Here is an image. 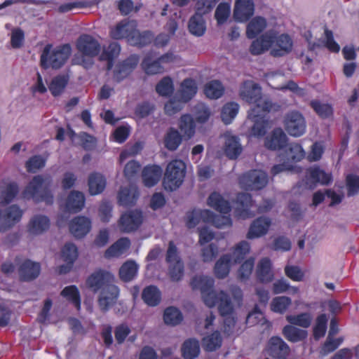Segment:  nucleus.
<instances>
[{"instance_id":"f257e3e1","label":"nucleus","mask_w":359,"mask_h":359,"mask_svg":"<svg viewBox=\"0 0 359 359\" xmlns=\"http://www.w3.org/2000/svg\"><path fill=\"white\" fill-rule=\"evenodd\" d=\"M114 276L109 271L97 269L86 279V286L93 292H100L98 305L102 311L106 312L116 302L119 289L114 285Z\"/></svg>"},{"instance_id":"f03ea898","label":"nucleus","mask_w":359,"mask_h":359,"mask_svg":"<svg viewBox=\"0 0 359 359\" xmlns=\"http://www.w3.org/2000/svg\"><path fill=\"white\" fill-rule=\"evenodd\" d=\"M193 290H199L205 304L212 308L218 306L219 314L225 317L233 312V306L229 295L223 290L216 292L214 290L215 280L206 276H195L190 282Z\"/></svg>"},{"instance_id":"7ed1b4c3","label":"nucleus","mask_w":359,"mask_h":359,"mask_svg":"<svg viewBox=\"0 0 359 359\" xmlns=\"http://www.w3.org/2000/svg\"><path fill=\"white\" fill-rule=\"evenodd\" d=\"M292 48L293 41L289 34L271 30L252 42L250 52L253 55H259L270 49L271 55L278 57L289 54Z\"/></svg>"},{"instance_id":"20e7f679","label":"nucleus","mask_w":359,"mask_h":359,"mask_svg":"<svg viewBox=\"0 0 359 359\" xmlns=\"http://www.w3.org/2000/svg\"><path fill=\"white\" fill-rule=\"evenodd\" d=\"M52 185L50 176L35 175L25 187L22 196L27 199L32 198L36 203L44 202L48 205H52L54 202Z\"/></svg>"},{"instance_id":"39448f33","label":"nucleus","mask_w":359,"mask_h":359,"mask_svg":"<svg viewBox=\"0 0 359 359\" xmlns=\"http://www.w3.org/2000/svg\"><path fill=\"white\" fill-rule=\"evenodd\" d=\"M239 96L243 101L255 104L249 111L251 116H256L255 112L259 109L270 111L273 106L270 100H262V88L258 83L251 80L244 81L241 83Z\"/></svg>"},{"instance_id":"423d86ee","label":"nucleus","mask_w":359,"mask_h":359,"mask_svg":"<svg viewBox=\"0 0 359 359\" xmlns=\"http://www.w3.org/2000/svg\"><path fill=\"white\" fill-rule=\"evenodd\" d=\"M72 53V48L69 43L57 46L55 48L48 43L45 46L40 57V64L42 68L60 69L67 62Z\"/></svg>"},{"instance_id":"0eeeda50","label":"nucleus","mask_w":359,"mask_h":359,"mask_svg":"<svg viewBox=\"0 0 359 359\" xmlns=\"http://www.w3.org/2000/svg\"><path fill=\"white\" fill-rule=\"evenodd\" d=\"M186 174V165L182 160H172L167 165L163 184L165 190L174 191L184 182Z\"/></svg>"},{"instance_id":"6e6552de","label":"nucleus","mask_w":359,"mask_h":359,"mask_svg":"<svg viewBox=\"0 0 359 359\" xmlns=\"http://www.w3.org/2000/svg\"><path fill=\"white\" fill-rule=\"evenodd\" d=\"M18 278L21 282H31L36 279L41 273V264L29 259H15Z\"/></svg>"},{"instance_id":"1a4fd4ad","label":"nucleus","mask_w":359,"mask_h":359,"mask_svg":"<svg viewBox=\"0 0 359 359\" xmlns=\"http://www.w3.org/2000/svg\"><path fill=\"white\" fill-rule=\"evenodd\" d=\"M284 127L287 133L293 137H300L306 131V124L303 115L295 110L287 113L284 118Z\"/></svg>"},{"instance_id":"9d476101","label":"nucleus","mask_w":359,"mask_h":359,"mask_svg":"<svg viewBox=\"0 0 359 359\" xmlns=\"http://www.w3.org/2000/svg\"><path fill=\"white\" fill-rule=\"evenodd\" d=\"M140 62L137 54H131L125 60L118 62L113 70V79L119 83L129 76L135 69Z\"/></svg>"},{"instance_id":"9b49d317","label":"nucleus","mask_w":359,"mask_h":359,"mask_svg":"<svg viewBox=\"0 0 359 359\" xmlns=\"http://www.w3.org/2000/svg\"><path fill=\"white\" fill-rule=\"evenodd\" d=\"M143 222V215L141 210H129L121 215L118 224L120 231L123 233H131L137 231Z\"/></svg>"},{"instance_id":"f8f14e48","label":"nucleus","mask_w":359,"mask_h":359,"mask_svg":"<svg viewBox=\"0 0 359 359\" xmlns=\"http://www.w3.org/2000/svg\"><path fill=\"white\" fill-rule=\"evenodd\" d=\"M268 182V175L259 170H250L241 177V183L250 190L262 189L267 185Z\"/></svg>"},{"instance_id":"ddd939ff","label":"nucleus","mask_w":359,"mask_h":359,"mask_svg":"<svg viewBox=\"0 0 359 359\" xmlns=\"http://www.w3.org/2000/svg\"><path fill=\"white\" fill-rule=\"evenodd\" d=\"M174 55L172 53H165L156 60H152L151 55H146L142 62V68L149 75H154L163 72L164 68L162 63H168L172 61Z\"/></svg>"},{"instance_id":"4468645a","label":"nucleus","mask_w":359,"mask_h":359,"mask_svg":"<svg viewBox=\"0 0 359 359\" xmlns=\"http://www.w3.org/2000/svg\"><path fill=\"white\" fill-rule=\"evenodd\" d=\"M76 48L83 55L91 57L97 56L101 48L100 43L89 34H82L79 37Z\"/></svg>"},{"instance_id":"2eb2a0df","label":"nucleus","mask_w":359,"mask_h":359,"mask_svg":"<svg viewBox=\"0 0 359 359\" xmlns=\"http://www.w3.org/2000/svg\"><path fill=\"white\" fill-rule=\"evenodd\" d=\"M268 112L259 109L255 112L256 116H254L250 115V111H248V118L254 122L250 130L251 136L259 138L266 135L269 127V120L266 117Z\"/></svg>"},{"instance_id":"dca6fc26","label":"nucleus","mask_w":359,"mask_h":359,"mask_svg":"<svg viewBox=\"0 0 359 359\" xmlns=\"http://www.w3.org/2000/svg\"><path fill=\"white\" fill-rule=\"evenodd\" d=\"M288 138L280 128H274L264 140V146L271 151H278L285 148L287 144Z\"/></svg>"},{"instance_id":"f3484780","label":"nucleus","mask_w":359,"mask_h":359,"mask_svg":"<svg viewBox=\"0 0 359 359\" xmlns=\"http://www.w3.org/2000/svg\"><path fill=\"white\" fill-rule=\"evenodd\" d=\"M255 4L252 0H236L233 9V18L237 22H246L254 14Z\"/></svg>"},{"instance_id":"a211bd4d","label":"nucleus","mask_w":359,"mask_h":359,"mask_svg":"<svg viewBox=\"0 0 359 359\" xmlns=\"http://www.w3.org/2000/svg\"><path fill=\"white\" fill-rule=\"evenodd\" d=\"M137 27V24L135 20H122L118 22L115 27L110 31V36L114 39H126L129 42V39L132 36L134 29Z\"/></svg>"},{"instance_id":"6ab92c4d","label":"nucleus","mask_w":359,"mask_h":359,"mask_svg":"<svg viewBox=\"0 0 359 359\" xmlns=\"http://www.w3.org/2000/svg\"><path fill=\"white\" fill-rule=\"evenodd\" d=\"M271 224V221L269 217L264 216L257 217L250 224L247 238L253 239L266 235Z\"/></svg>"},{"instance_id":"aec40b11","label":"nucleus","mask_w":359,"mask_h":359,"mask_svg":"<svg viewBox=\"0 0 359 359\" xmlns=\"http://www.w3.org/2000/svg\"><path fill=\"white\" fill-rule=\"evenodd\" d=\"M85 202L86 198L82 192L72 191L65 200L64 210L69 213H77L83 208Z\"/></svg>"},{"instance_id":"412c9836","label":"nucleus","mask_w":359,"mask_h":359,"mask_svg":"<svg viewBox=\"0 0 359 359\" xmlns=\"http://www.w3.org/2000/svg\"><path fill=\"white\" fill-rule=\"evenodd\" d=\"M91 229L90 220L84 216H78L74 218L69 223L71 233L77 238L84 237Z\"/></svg>"},{"instance_id":"4be33fe9","label":"nucleus","mask_w":359,"mask_h":359,"mask_svg":"<svg viewBox=\"0 0 359 359\" xmlns=\"http://www.w3.org/2000/svg\"><path fill=\"white\" fill-rule=\"evenodd\" d=\"M290 351L289 346L280 337H272L269 341L268 353L276 359L285 358Z\"/></svg>"},{"instance_id":"5701e85b","label":"nucleus","mask_w":359,"mask_h":359,"mask_svg":"<svg viewBox=\"0 0 359 359\" xmlns=\"http://www.w3.org/2000/svg\"><path fill=\"white\" fill-rule=\"evenodd\" d=\"M306 177L308 182L314 186L317 184L328 185L332 182V174L325 172L318 166H313L307 169Z\"/></svg>"},{"instance_id":"b1692460","label":"nucleus","mask_w":359,"mask_h":359,"mask_svg":"<svg viewBox=\"0 0 359 359\" xmlns=\"http://www.w3.org/2000/svg\"><path fill=\"white\" fill-rule=\"evenodd\" d=\"M207 204L222 214H229L231 210L230 203L217 191H213L210 194L207 199Z\"/></svg>"},{"instance_id":"393cba45","label":"nucleus","mask_w":359,"mask_h":359,"mask_svg":"<svg viewBox=\"0 0 359 359\" xmlns=\"http://www.w3.org/2000/svg\"><path fill=\"white\" fill-rule=\"evenodd\" d=\"M162 175V169L159 165H147L142 172V177L144 184L147 187L156 185Z\"/></svg>"},{"instance_id":"a878e982","label":"nucleus","mask_w":359,"mask_h":359,"mask_svg":"<svg viewBox=\"0 0 359 359\" xmlns=\"http://www.w3.org/2000/svg\"><path fill=\"white\" fill-rule=\"evenodd\" d=\"M50 227V219L42 215H34L27 225L28 231L33 235H40Z\"/></svg>"},{"instance_id":"bb28decb","label":"nucleus","mask_w":359,"mask_h":359,"mask_svg":"<svg viewBox=\"0 0 359 359\" xmlns=\"http://www.w3.org/2000/svg\"><path fill=\"white\" fill-rule=\"evenodd\" d=\"M237 203L241 206V208H238L240 217L246 219L254 216V212L251 210V208L254 205L251 194L244 192L239 193L237 196Z\"/></svg>"},{"instance_id":"cd10ccee","label":"nucleus","mask_w":359,"mask_h":359,"mask_svg":"<svg viewBox=\"0 0 359 359\" xmlns=\"http://www.w3.org/2000/svg\"><path fill=\"white\" fill-rule=\"evenodd\" d=\"M198 214L201 221L210 223L217 228L231 223V219L229 217L217 215L209 210H198Z\"/></svg>"},{"instance_id":"c85d7f7f","label":"nucleus","mask_w":359,"mask_h":359,"mask_svg":"<svg viewBox=\"0 0 359 359\" xmlns=\"http://www.w3.org/2000/svg\"><path fill=\"white\" fill-rule=\"evenodd\" d=\"M22 215L23 211L18 205H11L8 207L2 215L6 228H12L18 223L21 220Z\"/></svg>"},{"instance_id":"c756f323","label":"nucleus","mask_w":359,"mask_h":359,"mask_svg":"<svg viewBox=\"0 0 359 359\" xmlns=\"http://www.w3.org/2000/svg\"><path fill=\"white\" fill-rule=\"evenodd\" d=\"M197 86L194 79H185L180 85V88L176 93V97H180L182 101L187 102L196 95Z\"/></svg>"},{"instance_id":"7c9ffc66","label":"nucleus","mask_w":359,"mask_h":359,"mask_svg":"<svg viewBox=\"0 0 359 359\" xmlns=\"http://www.w3.org/2000/svg\"><path fill=\"white\" fill-rule=\"evenodd\" d=\"M139 197V192L135 187H123L118 194V203L125 207L135 205Z\"/></svg>"},{"instance_id":"2f4dec72","label":"nucleus","mask_w":359,"mask_h":359,"mask_svg":"<svg viewBox=\"0 0 359 359\" xmlns=\"http://www.w3.org/2000/svg\"><path fill=\"white\" fill-rule=\"evenodd\" d=\"M257 280L262 283L271 282L273 278V273L271 271V262L267 258L262 259L258 263L256 271Z\"/></svg>"},{"instance_id":"473e14b6","label":"nucleus","mask_w":359,"mask_h":359,"mask_svg":"<svg viewBox=\"0 0 359 359\" xmlns=\"http://www.w3.org/2000/svg\"><path fill=\"white\" fill-rule=\"evenodd\" d=\"M142 299L147 305L156 306L161 302V292L156 285H148L142 290Z\"/></svg>"},{"instance_id":"72a5a7b5","label":"nucleus","mask_w":359,"mask_h":359,"mask_svg":"<svg viewBox=\"0 0 359 359\" xmlns=\"http://www.w3.org/2000/svg\"><path fill=\"white\" fill-rule=\"evenodd\" d=\"M130 241L128 238L123 237L118 239L104 252L106 258L118 257L130 248Z\"/></svg>"},{"instance_id":"f704fd0d","label":"nucleus","mask_w":359,"mask_h":359,"mask_svg":"<svg viewBox=\"0 0 359 359\" xmlns=\"http://www.w3.org/2000/svg\"><path fill=\"white\" fill-rule=\"evenodd\" d=\"M153 39L154 34L152 32L147 30L140 32L136 27L134 29L128 43L132 46L144 47L150 44Z\"/></svg>"},{"instance_id":"c9c22d12","label":"nucleus","mask_w":359,"mask_h":359,"mask_svg":"<svg viewBox=\"0 0 359 359\" xmlns=\"http://www.w3.org/2000/svg\"><path fill=\"white\" fill-rule=\"evenodd\" d=\"M106 178L99 172H93L88 177L89 193L91 195H97L102 193L106 187Z\"/></svg>"},{"instance_id":"e433bc0d","label":"nucleus","mask_w":359,"mask_h":359,"mask_svg":"<svg viewBox=\"0 0 359 359\" xmlns=\"http://www.w3.org/2000/svg\"><path fill=\"white\" fill-rule=\"evenodd\" d=\"M231 264V254L222 255L215 263L214 267L215 275L217 278H226L230 271Z\"/></svg>"},{"instance_id":"4c0bfd02","label":"nucleus","mask_w":359,"mask_h":359,"mask_svg":"<svg viewBox=\"0 0 359 359\" xmlns=\"http://www.w3.org/2000/svg\"><path fill=\"white\" fill-rule=\"evenodd\" d=\"M294 325H287L283 329V334L285 338L292 343L304 340L307 336V331L299 329Z\"/></svg>"},{"instance_id":"58836bf2","label":"nucleus","mask_w":359,"mask_h":359,"mask_svg":"<svg viewBox=\"0 0 359 359\" xmlns=\"http://www.w3.org/2000/svg\"><path fill=\"white\" fill-rule=\"evenodd\" d=\"M138 265L135 261L128 260L120 267L118 274L121 280L125 283L133 280L137 274Z\"/></svg>"},{"instance_id":"ea45409f","label":"nucleus","mask_w":359,"mask_h":359,"mask_svg":"<svg viewBox=\"0 0 359 359\" xmlns=\"http://www.w3.org/2000/svg\"><path fill=\"white\" fill-rule=\"evenodd\" d=\"M190 33L196 36H201L205 34L206 26L203 15L195 13L191 17L188 24Z\"/></svg>"},{"instance_id":"a19ab883","label":"nucleus","mask_w":359,"mask_h":359,"mask_svg":"<svg viewBox=\"0 0 359 359\" xmlns=\"http://www.w3.org/2000/svg\"><path fill=\"white\" fill-rule=\"evenodd\" d=\"M179 129L187 139H190L194 135L196 123L191 115L186 114L180 117L179 121Z\"/></svg>"},{"instance_id":"79ce46f5","label":"nucleus","mask_w":359,"mask_h":359,"mask_svg":"<svg viewBox=\"0 0 359 359\" xmlns=\"http://www.w3.org/2000/svg\"><path fill=\"white\" fill-rule=\"evenodd\" d=\"M266 27V20L264 18L257 16L252 18L248 23L246 29V35L249 39H255Z\"/></svg>"},{"instance_id":"37998d69","label":"nucleus","mask_w":359,"mask_h":359,"mask_svg":"<svg viewBox=\"0 0 359 359\" xmlns=\"http://www.w3.org/2000/svg\"><path fill=\"white\" fill-rule=\"evenodd\" d=\"M60 295L65 297L69 302L72 304L78 311L81 309V294L78 287L76 285H72L65 287L61 291Z\"/></svg>"},{"instance_id":"c03bdc74","label":"nucleus","mask_w":359,"mask_h":359,"mask_svg":"<svg viewBox=\"0 0 359 359\" xmlns=\"http://www.w3.org/2000/svg\"><path fill=\"white\" fill-rule=\"evenodd\" d=\"M241 151L242 147L238 137L231 136L226 140L224 153L229 159H236Z\"/></svg>"},{"instance_id":"a18cd8bd","label":"nucleus","mask_w":359,"mask_h":359,"mask_svg":"<svg viewBox=\"0 0 359 359\" xmlns=\"http://www.w3.org/2000/svg\"><path fill=\"white\" fill-rule=\"evenodd\" d=\"M182 141V136L174 128H170L164 138L165 147L169 151H175Z\"/></svg>"},{"instance_id":"49530a36","label":"nucleus","mask_w":359,"mask_h":359,"mask_svg":"<svg viewBox=\"0 0 359 359\" xmlns=\"http://www.w3.org/2000/svg\"><path fill=\"white\" fill-rule=\"evenodd\" d=\"M200 353L198 341L195 339H187L182 346V355L184 359H194Z\"/></svg>"},{"instance_id":"de8ad7c7","label":"nucleus","mask_w":359,"mask_h":359,"mask_svg":"<svg viewBox=\"0 0 359 359\" xmlns=\"http://www.w3.org/2000/svg\"><path fill=\"white\" fill-rule=\"evenodd\" d=\"M224 92V88L222 83L217 81L213 80L207 83L204 88L205 95L210 99H218L222 96Z\"/></svg>"},{"instance_id":"09e8293b","label":"nucleus","mask_w":359,"mask_h":359,"mask_svg":"<svg viewBox=\"0 0 359 359\" xmlns=\"http://www.w3.org/2000/svg\"><path fill=\"white\" fill-rule=\"evenodd\" d=\"M250 250V246L247 241H242L239 242L233 249L231 255V260L233 259L235 264L241 263L249 253Z\"/></svg>"},{"instance_id":"8fccbe9b","label":"nucleus","mask_w":359,"mask_h":359,"mask_svg":"<svg viewBox=\"0 0 359 359\" xmlns=\"http://www.w3.org/2000/svg\"><path fill=\"white\" fill-rule=\"evenodd\" d=\"M183 320V316L180 309L175 306L166 308L163 313V320L166 325H177Z\"/></svg>"},{"instance_id":"3c124183","label":"nucleus","mask_w":359,"mask_h":359,"mask_svg":"<svg viewBox=\"0 0 359 359\" xmlns=\"http://www.w3.org/2000/svg\"><path fill=\"white\" fill-rule=\"evenodd\" d=\"M68 81V77L65 75L55 76L48 86L51 94L54 97L61 95L67 86Z\"/></svg>"},{"instance_id":"603ef678","label":"nucleus","mask_w":359,"mask_h":359,"mask_svg":"<svg viewBox=\"0 0 359 359\" xmlns=\"http://www.w3.org/2000/svg\"><path fill=\"white\" fill-rule=\"evenodd\" d=\"M203 346L208 351H215L220 348L222 344V338L219 331H215L210 335L203 339Z\"/></svg>"},{"instance_id":"864d4df0","label":"nucleus","mask_w":359,"mask_h":359,"mask_svg":"<svg viewBox=\"0 0 359 359\" xmlns=\"http://www.w3.org/2000/svg\"><path fill=\"white\" fill-rule=\"evenodd\" d=\"M19 187L17 183L11 182L6 185L5 189L0 194V203L2 205H8L17 196Z\"/></svg>"},{"instance_id":"5fc2aeb1","label":"nucleus","mask_w":359,"mask_h":359,"mask_svg":"<svg viewBox=\"0 0 359 359\" xmlns=\"http://www.w3.org/2000/svg\"><path fill=\"white\" fill-rule=\"evenodd\" d=\"M239 110V105L236 102H231L225 104L221 111V118L225 124H229L236 117Z\"/></svg>"},{"instance_id":"6e6d98bb","label":"nucleus","mask_w":359,"mask_h":359,"mask_svg":"<svg viewBox=\"0 0 359 359\" xmlns=\"http://www.w3.org/2000/svg\"><path fill=\"white\" fill-rule=\"evenodd\" d=\"M286 320L291 325L308 328L311 324L312 316L311 313L304 312L297 315H288Z\"/></svg>"},{"instance_id":"4d7b16f0","label":"nucleus","mask_w":359,"mask_h":359,"mask_svg":"<svg viewBox=\"0 0 359 359\" xmlns=\"http://www.w3.org/2000/svg\"><path fill=\"white\" fill-rule=\"evenodd\" d=\"M285 152L287 159L294 163L302 161L306 155L302 145L296 142L290 143Z\"/></svg>"},{"instance_id":"13d9d810","label":"nucleus","mask_w":359,"mask_h":359,"mask_svg":"<svg viewBox=\"0 0 359 359\" xmlns=\"http://www.w3.org/2000/svg\"><path fill=\"white\" fill-rule=\"evenodd\" d=\"M310 106L322 118H327L333 115V109L329 104L322 103L318 100H311Z\"/></svg>"},{"instance_id":"bf43d9fd","label":"nucleus","mask_w":359,"mask_h":359,"mask_svg":"<svg viewBox=\"0 0 359 359\" xmlns=\"http://www.w3.org/2000/svg\"><path fill=\"white\" fill-rule=\"evenodd\" d=\"M327 317L326 314H320L316 318V325H314L313 330V337L316 340H318L325 336L327 330Z\"/></svg>"},{"instance_id":"052dcab7","label":"nucleus","mask_w":359,"mask_h":359,"mask_svg":"<svg viewBox=\"0 0 359 359\" xmlns=\"http://www.w3.org/2000/svg\"><path fill=\"white\" fill-rule=\"evenodd\" d=\"M292 304L290 297L280 296L274 297L271 304V309L273 312L283 313Z\"/></svg>"},{"instance_id":"680f3d73","label":"nucleus","mask_w":359,"mask_h":359,"mask_svg":"<svg viewBox=\"0 0 359 359\" xmlns=\"http://www.w3.org/2000/svg\"><path fill=\"white\" fill-rule=\"evenodd\" d=\"M174 90L172 80L169 76L163 77L156 86V93L161 96H170Z\"/></svg>"},{"instance_id":"e2e57ef3","label":"nucleus","mask_w":359,"mask_h":359,"mask_svg":"<svg viewBox=\"0 0 359 359\" xmlns=\"http://www.w3.org/2000/svg\"><path fill=\"white\" fill-rule=\"evenodd\" d=\"M61 254L65 262L74 264L78 257V250L74 243H67L62 248Z\"/></svg>"},{"instance_id":"0e129e2a","label":"nucleus","mask_w":359,"mask_h":359,"mask_svg":"<svg viewBox=\"0 0 359 359\" xmlns=\"http://www.w3.org/2000/svg\"><path fill=\"white\" fill-rule=\"evenodd\" d=\"M184 103L186 102L175 95L165 104V113L168 116H172L182 109Z\"/></svg>"},{"instance_id":"69168bd1","label":"nucleus","mask_w":359,"mask_h":359,"mask_svg":"<svg viewBox=\"0 0 359 359\" xmlns=\"http://www.w3.org/2000/svg\"><path fill=\"white\" fill-rule=\"evenodd\" d=\"M346 187L348 196L358 195L359 194V176L355 174H348L346 176Z\"/></svg>"},{"instance_id":"338daca9","label":"nucleus","mask_w":359,"mask_h":359,"mask_svg":"<svg viewBox=\"0 0 359 359\" xmlns=\"http://www.w3.org/2000/svg\"><path fill=\"white\" fill-rule=\"evenodd\" d=\"M231 6L228 3H220L215 13V18L219 25H223L230 15Z\"/></svg>"},{"instance_id":"774afa93","label":"nucleus","mask_w":359,"mask_h":359,"mask_svg":"<svg viewBox=\"0 0 359 359\" xmlns=\"http://www.w3.org/2000/svg\"><path fill=\"white\" fill-rule=\"evenodd\" d=\"M46 165V160L40 155L30 157L25 163V168L28 172H36L43 168Z\"/></svg>"}]
</instances>
